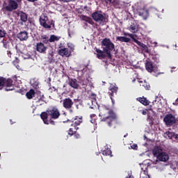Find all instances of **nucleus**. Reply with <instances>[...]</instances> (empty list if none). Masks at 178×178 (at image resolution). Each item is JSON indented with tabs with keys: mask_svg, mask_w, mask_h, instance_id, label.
I'll return each mask as SVG.
<instances>
[{
	"mask_svg": "<svg viewBox=\"0 0 178 178\" xmlns=\"http://www.w3.org/2000/svg\"><path fill=\"white\" fill-rule=\"evenodd\" d=\"M92 17L93 20H95V22H97V23H103V22H105V16L99 11L93 13L92 14Z\"/></svg>",
	"mask_w": 178,
	"mask_h": 178,
	"instance_id": "11",
	"label": "nucleus"
},
{
	"mask_svg": "<svg viewBox=\"0 0 178 178\" xmlns=\"http://www.w3.org/2000/svg\"><path fill=\"white\" fill-rule=\"evenodd\" d=\"M147 120L149 122V126H153L154 125V118H152V116L149 115L147 117Z\"/></svg>",
	"mask_w": 178,
	"mask_h": 178,
	"instance_id": "37",
	"label": "nucleus"
},
{
	"mask_svg": "<svg viewBox=\"0 0 178 178\" xmlns=\"http://www.w3.org/2000/svg\"><path fill=\"white\" fill-rule=\"evenodd\" d=\"M68 84L69 86H70V87H72V88H74L75 90H79V87H80V86L79 85V82L76 79H69Z\"/></svg>",
	"mask_w": 178,
	"mask_h": 178,
	"instance_id": "20",
	"label": "nucleus"
},
{
	"mask_svg": "<svg viewBox=\"0 0 178 178\" xmlns=\"http://www.w3.org/2000/svg\"><path fill=\"white\" fill-rule=\"evenodd\" d=\"M174 138H175V140H178V134H174Z\"/></svg>",
	"mask_w": 178,
	"mask_h": 178,
	"instance_id": "49",
	"label": "nucleus"
},
{
	"mask_svg": "<svg viewBox=\"0 0 178 178\" xmlns=\"http://www.w3.org/2000/svg\"><path fill=\"white\" fill-rule=\"evenodd\" d=\"M142 86L145 88V90H149V88H151V86H149V84L147 82H144Z\"/></svg>",
	"mask_w": 178,
	"mask_h": 178,
	"instance_id": "39",
	"label": "nucleus"
},
{
	"mask_svg": "<svg viewBox=\"0 0 178 178\" xmlns=\"http://www.w3.org/2000/svg\"><path fill=\"white\" fill-rule=\"evenodd\" d=\"M72 52L69 51V49L67 48H63L60 49L58 51V54L60 55V56H66L67 58H69Z\"/></svg>",
	"mask_w": 178,
	"mask_h": 178,
	"instance_id": "22",
	"label": "nucleus"
},
{
	"mask_svg": "<svg viewBox=\"0 0 178 178\" xmlns=\"http://www.w3.org/2000/svg\"><path fill=\"white\" fill-rule=\"evenodd\" d=\"M125 178H134V177L131 176V175H129L128 177H126Z\"/></svg>",
	"mask_w": 178,
	"mask_h": 178,
	"instance_id": "52",
	"label": "nucleus"
},
{
	"mask_svg": "<svg viewBox=\"0 0 178 178\" xmlns=\"http://www.w3.org/2000/svg\"><path fill=\"white\" fill-rule=\"evenodd\" d=\"M145 69L149 73H152L154 72V64L151 61H146Z\"/></svg>",
	"mask_w": 178,
	"mask_h": 178,
	"instance_id": "24",
	"label": "nucleus"
},
{
	"mask_svg": "<svg viewBox=\"0 0 178 178\" xmlns=\"http://www.w3.org/2000/svg\"><path fill=\"white\" fill-rule=\"evenodd\" d=\"M136 81V79L132 80V83H134Z\"/></svg>",
	"mask_w": 178,
	"mask_h": 178,
	"instance_id": "54",
	"label": "nucleus"
},
{
	"mask_svg": "<svg viewBox=\"0 0 178 178\" xmlns=\"http://www.w3.org/2000/svg\"><path fill=\"white\" fill-rule=\"evenodd\" d=\"M102 154L105 155L106 156H112V151L111 149H106L102 152Z\"/></svg>",
	"mask_w": 178,
	"mask_h": 178,
	"instance_id": "34",
	"label": "nucleus"
},
{
	"mask_svg": "<svg viewBox=\"0 0 178 178\" xmlns=\"http://www.w3.org/2000/svg\"><path fill=\"white\" fill-rule=\"evenodd\" d=\"M91 108V109H94V107H90Z\"/></svg>",
	"mask_w": 178,
	"mask_h": 178,
	"instance_id": "59",
	"label": "nucleus"
},
{
	"mask_svg": "<svg viewBox=\"0 0 178 178\" xmlns=\"http://www.w3.org/2000/svg\"><path fill=\"white\" fill-rule=\"evenodd\" d=\"M48 47L45 46V44L41 42H38L36 44V51L40 54H46Z\"/></svg>",
	"mask_w": 178,
	"mask_h": 178,
	"instance_id": "14",
	"label": "nucleus"
},
{
	"mask_svg": "<svg viewBox=\"0 0 178 178\" xmlns=\"http://www.w3.org/2000/svg\"><path fill=\"white\" fill-rule=\"evenodd\" d=\"M49 26H52L54 28H55V21L54 19H51L50 22H48Z\"/></svg>",
	"mask_w": 178,
	"mask_h": 178,
	"instance_id": "42",
	"label": "nucleus"
},
{
	"mask_svg": "<svg viewBox=\"0 0 178 178\" xmlns=\"http://www.w3.org/2000/svg\"><path fill=\"white\" fill-rule=\"evenodd\" d=\"M139 27L140 25H138L137 22H132L131 24L129 26V31H131V33H134V34H136V33H138Z\"/></svg>",
	"mask_w": 178,
	"mask_h": 178,
	"instance_id": "17",
	"label": "nucleus"
},
{
	"mask_svg": "<svg viewBox=\"0 0 178 178\" xmlns=\"http://www.w3.org/2000/svg\"><path fill=\"white\" fill-rule=\"evenodd\" d=\"M64 2H69L68 1H65Z\"/></svg>",
	"mask_w": 178,
	"mask_h": 178,
	"instance_id": "60",
	"label": "nucleus"
},
{
	"mask_svg": "<svg viewBox=\"0 0 178 178\" xmlns=\"http://www.w3.org/2000/svg\"><path fill=\"white\" fill-rule=\"evenodd\" d=\"M83 9H85L86 10L90 11V8H88L87 6H84Z\"/></svg>",
	"mask_w": 178,
	"mask_h": 178,
	"instance_id": "50",
	"label": "nucleus"
},
{
	"mask_svg": "<svg viewBox=\"0 0 178 178\" xmlns=\"http://www.w3.org/2000/svg\"><path fill=\"white\" fill-rule=\"evenodd\" d=\"M147 113H148L147 109L143 110V111H142L143 115H147Z\"/></svg>",
	"mask_w": 178,
	"mask_h": 178,
	"instance_id": "47",
	"label": "nucleus"
},
{
	"mask_svg": "<svg viewBox=\"0 0 178 178\" xmlns=\"http://www.w3.org/2000/svg\"><path fill=\"white\" fill-rule=\"evenodd\" d=\"M39 22H40V26H42V27H44V29H51V25L47 23L48 22V16L47 15L40 16Z\"/></svg>",
	"mask_w": 178,
	"mask_h": 178,
	"instance_id": "12",
	"label": "nucleus"
},
{
	"mask_svg": "<svg viewBox=\"0 0 178 178\" xmlns=\"http://www.w3.org/2000/svg\"><path fill=\"white\" fill-rule=\"evenodd\" d=\"M16 62H19V59L16 58Z\"/></svg>",
	"mask_w": 178,
	"mask_h": 178,
	"instance_id": "56",
	"label": "nucleus"
},
{
	"mask_svg": "<svg viewBox=\"0 0 178 178\" xmlns=\"http://www.w3.org/2000/svg\"><path fill=\"white\" fill-rule=\"evenodd\" d=\"M95 49L97 52L96 55L97 59H105L106 58V55H105V51H104V50L102 51L97 47H95Z\"/></svg>",
	"mask_w": 178,
	"mask_h": 178,
	"instance_id": "21",
	"label": "nucleus"
},
{
	"mask_svg": "<svg viewBox=\"0 0 178 178\" xmlns=\"http://www.w3.org/2000/svg\"><path fill=\"white\" fill-rule=\"evenodd\" d=\"M19 8V4L16 1H4L3 5V10L5 12H13V10H16Z\"/></svg>",
	"mask_w": 178,
	"mask_h": 178,
	"instance_id": "6",
	"label": "nucleus"
},
{
	"mask_svg": "<svg viewBox=\"0 0 178 178\" xmlns=\"http://www.w3.org/2000/svg\"><path fill=\"white\" fill-rule=\"evenodd\" d=\"M47 113L49 116L51 117V119H59V116H60V113L59 110L56 107H52L47 110Z\"/></svg>",
	"mask_w": 178,
	"mask_h": 178,
	"instance_id": "10",
	"label": "nucleus"
},
{
	"mask_svg": "<svg viewBox=\"0 0 178 178\" xmlns=\"http://www.w3.org/2000/svg\"><path fill=\"white\" fill-rule=\"evenodd\" d=\"M35 86L37 87L38 86V83L35 82Z\"/></svg>",
	"mask_w": 178,
	"mask_h": 178,
	"instance_id": "53",
	"label": "nucleus"
},
{
	"mask_svg": "<svg viewBox=\"0 0 178 178\" xmlns=\"http://www.w3.org/2000/svg\"><path fill=\"white\" fill-rule=\"evenodd\" d=\"M17 15L20 17V19L22 22H24V23H26V22H27L28 17L26 13H24L23 11H19Z\"/></svg>",
	"mask_w": 178,
	"mask_h": 178,
	"instance_id": "26",
	"label": "nucleus"
},
{
	"mask_svg": "<svg viewBox=\"0 0 178 178\" xmlns=\"http://www.w3.org/2000/svg\"><path fill=\"white\" fill-rule=\"evenodd\" d=\"M61 102H63V106L65 109L68 110L70 113H73V110L72 108H73V105H74V102H73L72 99L67 97L63 99Z\"/></svg>",
	"mask_w": 178,
	"mask_h": 178,
	"instance_id": "8",
	"label": "nucleus"
},
{
	"mask_svg": "<svg viewBox=\"0 0 178 178\" xmlns=\"http://www.w3.org/2000/svg\"><path fill=\"white\" fill-rule=\"evenodd\" d=\"M3 87H6V91H13L15 90V84H13V80L10 79H5L0 76V90H2Z\"/></svg>",
	"mask_w": 178,
	"mask_h": 178,
	"instance_id": "3",
	"label": "nucleus"
},
{
	"mask_svg": "<svg viewBox=\"0 0 178 178\" xmlns=\"http://www.w3.org/2000/svg\"><path fill=\"white\" fill-rule=\"evenodd\" d=\"M3 46L6 49H8L9 48V40L8 39H3L2 40Z\"/></svg>",
	"mask_w": 178,
	"mask_h": 178,
	"instance_id": "36",
	"label": "nucleus"
},
{
	"mask_svg": "<svg viewBox=\"0 0 178 178\" xmlns=\"http://www.w3.org/2000/svg\"><path fill=\"white\" fill-rule=\"evenodd\" d=\"M124 35H129L131 40H133L134 42H136L138 47H140V49L143 52H145L146 54H149V49L145 45V44L138 41L137 39L134 38V35L131 33H124Z\"/></svg>",
	"mask_w": 178,
	"mask_h": 178,
	"instance_id": "7",
	"label": "nucleus"
},
{
	"mask_svg": "<svg viewBox=\"0 0 178 178\" xmlns=\"http://www.w3.org/2000/svg\"><path fill=\"white\" fill-rule=\"evenodd\" d=\"M16 1H22V0H16Z\"/></svg>",
	"mask_w": 178,
	"mask_h": 178,
	"instance_id": "63",
	"label": "nucleus"
},
{
	"mask_svg": "<svg viewBox=\"0 0 178 178\" xmlns=\"http://www.w3.org/2000/svg\"><path fill=\"white\" fill-rule=\"evenodd\" d=\"M83 123V117L76 116L72 121L71 128L69 129L68 134L73 136L79 130L77 126H80Z\"/></svg>",
	"mask_w": 178,
	"mask_h": 178,
	"instance_id": "4",
	"label": "nucleus"
},
{
	"mask_svg": "<svg viewBox=\"0 0 178 178\" xmlns=\"http://www.w3.org/2000/svg\"><path fill=\"white\" fill-rule=\"evenodd\" d=\"M139 83H143V81H139Z\"/></svg>",
	"mask_w": 178,
	"mask_h": 178,
	"instance_id": "62",
	"label": "nucleus"
},
{
	"mask_svg": "<svg viewBox=\"0 0 178 178\" xmlns=\"http://www.w3.org/2000/svg\"><path fill=\"white\" fill-rule=\"evenodd\" d=\"M141 172L140 178H151L148 175V165L145 164L141 165Z\"/></svg>",
	"mask_w": 178,
	"mask_h": 178,
	"instance_id": "13",
	"label": "nucleus"
},
{
	"mask_svg": "<svg viewBox=\"0 0 178 178\" xmlns=\"http://www.w3.org/2000/svg\"><path fill=\"white\" fill-rule=\"evenodd\" d=\"M137 99L138 101H139V102H140V104L145 105V106H147V105H149V102L145 97H138Z\"/></svg>",
	"mask_w": 178,
	"mask_h": 178,
	"instance_id": "30",
	"label": "nucleus"
},
{
	"mask_svg": "<svg viewBox=\"0 0 178 178\" xmlns=\"http://www.w3.org/2000/svg\"><path fill=\"white\" fill-rule=\"evenodd\" d=\"M82 86H86V83H82Z\"/></svg>",
	"mask_w": 178,
	"mask_h": 178,
	"instance_id": "57",
	"label": "nucleus"
},
{
	"mask_svg": "<svg viewBox=\"0 0 178 178\" xmlns=\"http://www.w3.org/2000/svg\"><path fill=\"white\" fill-rule=\"evenodd\" d=\"M17 37L20 41H26L29 38V33L26 31H22L17 35Z\"/></svg>",
	"mask_w": 178,
	"mask_h": 178,
	"instance_id": "19",
	"label": "nucleus"
},
{
	"mask_svg": "<svg viewBox=\"0 0 178 178\" xmlns=\"http://www.w3.org/2000/svg\"><path fill=\"white\" fill-rule=\"evenodd\" d=\"M152 60H154V62H156V63H159V55L156 54V55L153 56Z\"/></svg>",
	"mask_w": 178,
	"mask_h": 178,
	"instance_id": "38",
	"label": "nucleus"
},
{
	"mask_svg": "<svg viewBox=\"0 0 178 178\" xmlns=\"http://www.w3.org/2000/svg\"><path fill=\"white\" fill-rule=\"evenodd\" d=\"M139 16L143 17L144 20H147L148 16H149V13L148 9H145V7L142 8L140 10L136 13Z\"/></svg>",
	"mask_w": 178,
	"mask_h": 178,
	"instance_id": "15",
	"label": "nucleus"
},
{
	"mask_svg": "<svg viewBox=\"0 0 178 178\" xmlns=\"http://www.w3.org/2000/svg\"><path fill=\"white\" fill-rule=\"evenodd\" d=\"M102 47H103V51L106 54L108 58L111 59L112 58V54H111L113 49H115V44L111 39L105 38L102 41Z\"/></svg>",
	"mask_w": 178,
	"mask_h": 178,
	"instance_id": "2",
	"label": "nucleus"
},
{
	"mask_svg": "<svg viewBox=\"0 0 178 178\" xmlns=\"http://www.w3.org/2000/svg\"><path fill=\"white\" fill-rule=\"evenodd\" d=\"M174 136H175V132H170L168 131L164 133L165 138H168V140H172V138H173Z\"/></svg>",
	"mask_w": 178,
	"mask_h": 178,
	"instance_id": "31",
	"label": "nucleus"
},
{
	"mask_svg": "<svg viewBox=\"0 0 178 178\" xmlns=\"http://www.w3.org/2000/svg\"><path fill=\"white\" fill-rule=\"evenodd\" d=\"M88 23H89V24H94V21H92V19H91V17H89L88 19V21H86Z\"/></svg>",
	"mask_w": 178,
	"mask_h": 178,
	"instance_id": "44",
	"label": "nucleus"
},
{
	"mask_svg": "<svg viewBox=\"0 0 178 178\" xmlns=\"http://www.w3.org/2000/svg\"><path fill=\"white\" fill-rule=\"evenodd\" d=\"M89 18H90L89 17H87L86 15L82 16V19L84 20L85 22H88Z\"/></svg>",
	"mask_w": 178,
	"mask_h": 178,
	"instance_id": "45",
	"label": "nucleus"
},
{
	"mask_svg": "<svg viewBox=\"0 0 178 178\" xmlns=\"http://www.w3.org/2000/svg\"><path fill=\"white\" fill-rule=\"evenodd\" d=\"M40 40L42 44H45L46 45L49 44V36L47 35H41Z\"/></svg>",
	"mask_w": 178,
	"mask_h": 178,
	"instance_id": "28",
	"label": "nucleus"
},
{
	"mask_svg": "<svg viewBox=\"0 0 178 178\" xmlns=\"http://www.w3.org/2000/svg\"><path fill=\"white\" fill-rule=\"evenodd\" d=\"M163 122L167 127H172L177 123V118L172 113H168L163 118Z\"/></svg>",
	"mask_w": 178,
	"mask_h": 178,
	"instance_id": "5",
	"label": "nucleus"
},
{
	"mask_svg": "<svg viewBox=\"0 0 178 178\" xmlns=\"http://www.w3.org/2000/svg\"><path fill=\"white\" fill-rule=\"evenodd\" d=\"M118 90H119L118 86H115L113 84H111L110 87L108 88V94L111 99L113 106L115 105V99H113V97H115V95H116V94H118Z\"/></svg>",
	"mask_w": 178,
	"mask_h": 178,
	"instance_id": "9",
	"label": "nucleus"
},
{
	"mask_svg": "<svg viewBox=\"0 0 178 178\" xmlns=\"http://www.w3.org/2000/svg\"><path fill=\"white\" fill-rule=\"evenodd\" d=\"M138 148V146L136 143H134L132 145H131V149H137Z\"/></svg>",
	"mask_w": 178,
	"mask_h": 178,
	"instance_id": "43",
	"label": "nucleus"
},
{
	"mask_svg": "<svg viewBox=\"0 0 178 178\" xmlns=\"http://www.w3.org/2000/svg\"><path fill=\"white\" fill-rule=\"evenodd\" d=\"M48 59H49V63H52L55 62V58L54 57V51H51V53L49 54Z\"/></svg>",
	"mask_w": 178,
	"mask_h": 178,
	"instance_id": "35",
	"label": "nucleus"
},
{
	"mask_svg": "<svg viewBox=\"0 0 178 178\" xmlns=\"http://www.w3.org/2000/svg\"><path fill=\"white\" fill-rule=\"evenodd\" d=\"M5 35H6V32L3 30H0V38H3Z\"/></svg>",
	"mask_w": 178,
	"mask_h": 178,
	"instance_id": "41",
	"label": "nucleus"
},
{
	"mask_svg": "<svg viewBox=\"0 0 178 178\" xmlns=\"http://www.w3.org/2000/svg\"><path fill=\"white\" fill-rule=\"evenodd\" d=\"M49 40V42H55V41H59L60 40V36L51 35Z\"/></svg>",
	"mask_w": 178,
	"mask_h": 178,
	"instance_id": "32",
	"label": "nucleus"
},
{
	"mask_svg": "<svg viewBox=\"0 0 178 178\" xmlns=\"http://www.w3.org/2000/svg\"><path fill=\"white\" fill-rule=\"evenodd\" d=\"M54 3H56V1H54Z\"/></svg>",
	"mask_w": 178,
	"mask_h": 178,
	"instance_id": "61",
	"label": "nucleus"
},
{
	"mask_svg": "<svg viewBox=\"0 0 178 178\" xmlns=\"http://www.w3.org/2000/svg\"><path fill=\"white\" fill-rule=\"evenodd\" d=\"M132 8L134 12H136L137 13V12H139V10L144 9L145 6H144V3H143V1H138L132 6Z\"/></svg>",
	"mask_w": 178,
	"mask_h": 178,
	"instance_id": "16",
	"label": "nucleus"
},
{
	"mask_svg": "<svg viewBox=\"0 0 178 178\" xmlns=\"http://www.w3.org/2000/svg\"><path fill=\"white\" fill-rule=\"evenodd\" d=\"M157 159L161 162H168L169 161V154L163 152L160 154H158Z\"/></svg>",
	"mask_w": 178,
	"mask_h": 178,
	"instance_id": "18",
	"label": "nucleus"
},
{
	"mask_svg": "<svg viewBox=\"0 0 178 178\" xmlns=\"http://www.w3.org/2000/svg\"><path fill=\"white\" fill-rule=\"evenodd\" d=\"M116 40L117 41H120V42H130V38L124 36H118Z\"/></svg>",
	"mask_w": 178,
	"mask_h": 178,
	"instance_id": "29",
	"label": "nucleus"
},
{
	"mask_svg": "<svg viewBox=\"0 0 178 178\" xmlns=\"http://www.w3.org/2000/svg\"><path fill=\"white\" fill-rule=\"evenodd\" d=\"M48 116H49V115L48 114L47 110L46 111V112H42L40 114V118L42 120L44 124H49V121L48 120Z\"/></svg>",
	"mask_w": 178,
	"mask_h": 178,
	"instance_id": "23",
	"label": "nucleus"
},
{
	"mask_svg": "<svg viewBox=\"0 0 178 178\" xmlns=\"http://www.w3.org/2000/svg\"><path fill=\"white\" fill-rule=\"evenodd\" d=\"M7 55L9 58H12V52L10 51H7Z\"/></svg>",
	"mask_w": 178,
	"mask_h": 178,
	"instance_id": "48",
	"label": "nucleus"
},
{
	"mask_svg": "<svg viewBox=\"0 0 178 178\" xmlns=\"http://www.w3.org/2000/svg\"><path fill=\"white\" fill-rule=\"evenodd\" d=\"M153 155L154 156H156L158 158V155H160V154H162V148L159 146H156L152 150Z\"/></svg>",
	"mask_w": 178,
	"mask_h": 178,
	"instance_id": "25",
	"label": "nucleus"
},
{
	"mask_svg": "<svg viewBox=\"0 0 178 178\" xmlns=\"http://www.w3.org/2000/svg\"><path fill=\"white\" fill-rule=\"evenodd\" d=\"M90 98H91L92 99H93V100L92 101V102H97V95H96V94H94V93L91 94Z\"/></svg>",
	"mask_w": 178,
	"mask_h": 178,
	"instance_id": "40",
	"label": "nucleus"
},
{
	"mask_svg": "<svg viewBox=\"0 0 178 178\" xmlns=\"http://www.w3.org/2000/svg\"><path fill=\"white\" fill-rule=\"evenodd\" d=\"M68 35H69V37H72V36L70 35V33H68Z\"/></svg>",
	"mask_w": 178,
	"mask_h": 178,
	"instance_id": "55",
	"label": "nucleus"
},
{
	"mask_svg": "<svg viewBox=\"0 0 178 178\" xmlns=\"http://www.w3.org/2000/svg\"><path fill=\"white\" fill-rule=\"evenodd\" d=\"M106 3H108V1H106Z\"/></svg>",
	"mask_w": 178,
	"mask_h": 178,
	"instance_id": "64",
	"label": "nucleus"
},
{
	"mask_svg": "<svg viewBox=\"0 0 178 178\" xmlns=\"http://www.w3.org/2000/svg\"><path fill=\"white\" fill-rule=\"evenodd\" d=\"M159 74H163V72H159V73H157L156 76L158 77V76H159Z\"/></svg>",
	"mask_w": 178,
	"mask_h": 178,
	"instance_id": "51",
	"label": "nucleus"
},
{
	"mask_svg": "<svg viewBox=\"0 0 178 178\" xmlns=\"http://www.w3.org/2000/svg\"><path fill=\"white\" fill-rule=\"evenodd\" d=\"M99 116L102 122L107 123L108 127H112V124L116 122L117 116L113 109L109 105L102 104L99 108Z\"/></svg>",
	"mask_w": 178,
	"mask_h": 178,
	"instance_id": "1",
	"label": "nucleus"
},
{
	"mask_svg": "<svg viewBox=\"0 0 178 178\" xmlns=\"http://www.w3.org/2000/svg\"><path fill=\"white\" fill-rule=\"evenodd\" d=\"M26 97L28 99H33L35 97V90L34 89H31L26 93Z\"/></svg>",
	"mask_w": 178,
	"mask_h": 178,
	"instance_id": "27",
	"label": "nucleus"
},
{
	"mask_svg": "<svg viewBox=\"0 0 178 178\" xmlns=\"http://www.w3.org/2000/svg\"><path fill=\"white\" fill-rule=\"evenodd\" d=\"M52 119L54 118H50V120H49V124H53L55 125V122L54 120H52Z\"/></svg>",
	"mask_w": 178,
	"mask_h": 178,
	"instance_id": "46",
	"label": "nucleus"
},
{
	"mask_svg": "<svg viewBox=\"0 0 178 178\" xmlns=\"http://www.w3.org/2000/svg\"><path fill=\"white\" fill-rule=\"evenodd\" d=\"M147 10H149V13L152 15H158V12H159L157 8L154 7H149Z\"/></svg>",
	"mask_w": 178,
	"mask_h": 178,
	"instance_id": "33",
	"label": "nucleus"
},
{
	"mask_svg": "<svg viewBox=\"0 0 178 178\" xmlns=\"http://www.w3.org/2000/svg\"><path fill=\"white\" fill-rule=\"evenodd\" d=\"M27 1H37V0H27Z\"/></svg>",
	"mask_w": 178,
	"mask_h": 178,
	"instance_id": "58",
	"label": "nucleus"
}]
</instances>
